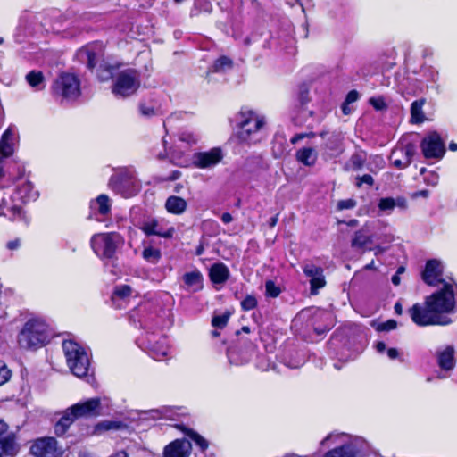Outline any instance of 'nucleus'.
Here are the masks:
<instances>
[{"instance_id": "obj_51", "label": "nucleus", "mask_w": 457, "mask_h": 457, "mask_svg": "<svg viewBox=\"0 0 457 457\" xmlns=\"http://www.w3.org/2000/svg\"><path fill=\"white\" fill-rule=\"evenodd\" d=\"M396 327H397V322L395 320L391 319V320H387L385 322L379 323L377 326L376 330L378 332L390 331V330L396 328Z\"/></svg>"}, {"instance_id": "obj_11", "label": "nucleus", "mask_w": 457, "mask_h": 457, "mask_svg": "<svg viewBox=\"0 0 457 457\" xmlns=\"http://www.w3.org/2000/svg\"><path fill=\"white\" fill-rule=\"evenodd\" d=\"M16 202L19 201L15 195H10L9 199L4 197L0 204V216L6 217L10 220H20L28 225L29 223V219L26 216L21 206Z\"/></svg>"}, {"instance_id": "obj_57", "label": "nucleus", "mask_w": 457, "mask_h": 457, "mask_svg": "<svg viewBox=\"0 0 457 457\" xmlns=\"http://www.w3.org/2000/svg\"><path fill=\"white\" fill-rule=\"evenodd\" d=\"M398 206L402 209L407 208V201L406 198L403 196H398L396 199H395V207Z\"/></svg>"}, {"instance_id": "obj_39", "label": "nucleus", "mask_w": 457, "mask_h": 457, "mask_svg": "<svg viewBox=\"0 0 457 457\" xmlns=\"http://www.w3.org/2000/svg\"><path fill=\"white\" fill-rule=\"evenodd\" d=\"M188 437L195 443L201 453H204L209 448V441L195 430Z\"/></svg>"}, {"instance_id": "obj_18", "label": "nucleus", "mask_w": 457, "mask_h": 457, "mask_svg": "<svg viewBox=\"0 0 457 457\" xmlns=\"http://www.w3.org/2000/svg\"><path fill=\"white\" fill-rule=\"evenodd\" d=\"M437 364L439 368L445 371H449L454 369L456 361L453 346H446L445 350L437 353Z\"/></svg>"}, {"instance_id": "obj_48", "label": "nucleus", "mask_w": 457, "mask_h": 457, "mask_svg": "<svg viewBox=\"0 0 457 457\" xmlns=\"http://www.w3.org/2000/svg\"><path fill=\"white\" fill-rule=\"evenodd\" d=\"M378 207L380 211H391L395 208V198L393 197H383L380 198L378 204Z\"/></svg>"}, {"instance_id": "obj_38", "label": "nucleus", "mask_w": 457, "mask_h": 457, "mask_svg": "<svg viewBox=\"0 0 457 457\" xmlns=\"http://www.w3.org/2000/svg\"><path fill=\"white\" fill-rule=\"evenodd\" d=\"M297 101L301 107H303L311 101L310 87L306 83H302L299 85Z\"/></svg>"}, {"instance_id": "obj_40", "label": "nucleus", "mask_w": 457, "mask_h": 457, "mask_svg": "<svg viewBox=\"0 0 457 457\" xmlns=\"http://www.w3.org/2000/svg\"><path fill=\"white\" fill-rule=\"evenodd\" d=\"M303 271L306 277L311 278L320 277L324 275V270L320 266H316L315 264H306L303 268Z\"/></svg>"}, {"instance_id": "obj_50", "label": "nucleus", "mask_w": 457, "mask_h": 457, "mask_svg": "<svg viewBox=\"0 0 457 457\" xmlns=\"http://www.w3.org/2000/svg\"><path fill=\"white\" fill-rule=\"evenodd\" d=\"M356 204V201L353 198L339 200L337 204V209L338 211L349 210L354 208Z\"/></svg>"}, {"instance_id": "obj_8", "label": "nucleus", "mask_w": 457, "mask_h": 457, "mask_svg": "<svg viewBox=\"0 0 457 457\" xmlns=\"http://www.w3.org/2000/svg\"><path fill=\"white\" fill-rule=\"evenodd\" d=\"M425 159L441 160L446 153L445 143L436 130L428 131L420 144Z\"/></svg>"}, {"instance_id": "obj_42", "label": "nucleus", "mask_w": 457, "mask_h": 457, "mask_svg": "<svg viewBox=\"0 0 457 457\" xmlns=\"http://www.w3.org/2000/svg\"><path fill=\"white\" fill-rule=\"evenodd\" d=\"M242 311L249 312L255 309L258 306V301L255 295H247L240 303Z\"/></svg>"}, {"instance_id": "obj_13", "label": "nucleus", "mask_w": 457, "mask_h": 457, "mask_svg": "<svg viewBox=\"0 0 457 457\" xmlns=\"http://www.w3.org/2000/svg\"><path fill=\"white\" fill-rule=\"evenodd\" d=\"M192 444L186 438H178L168 444L163 449V457H189Z\"/></svg>"}, {"instance_id": "obj_19", "label": "nucleus", "mask_w": 457, "mask_h": 457, "mask_svg": "<svg viewBox=\"0 0 457 457\" xmlns=\"http://www.w3.org/2000/svg\"><path fill=\"white\" fill-rule=\"evenodd\" d=\"M324 148L332 155H339L344 152V136L341 132L334 131L327 138Z\"/></svg>"}, {"instance_id": "obj_63", "label": "nucleus", "mask_w": 457, "mask_h": 457, "mask_svg": "<svg viewBox=\"0 0 457 457\" xmlns=\"http://www.w3.org/2000/svg\"><path fill=\"white\" fill-rule=\"evenodd\" d=\"M304 138V134L303 133H297L295 134L294 137H291L290 139V142L291 144H296L298 141L302 140Z\"/></svg>"}, {"instance_id": "obj_21", "label": "nucleus", "mask_w": 457, "mask_h": 457, "mask_svg": "<svg viewBox=\"0 0 457 457\" xmlns=\"http://www.w3.org/2000/svg\"><path fill=\"white\" fill-rule=\"evenodd\" d=\"M183 282L187 287L192 288L194 292L200 291L204 287L203 275L197 269L190 272H186L183 275Z\"/></svg>"}, {"instance_id": "obj_3", "label": "nucleus", "mask_w": 457, "mask_h": 457, "mask_svg": "<svg viewBox=\"0 0 457 457\" xmlns=\"http://www.w3.org/2000/svg\"><path fill=\"white\" fill-rule=\"evenodd\" d=\"M62 347L71 373L78 378L87 377L90 361L84 347L71 339H64Z\"/></svg>"}, {"instance_id": "obj_26", "label": "nucleus", "mask_w": 457, "mask_h": 457, "mask_svg": "<svg viewBox=\"0 0 457 457\" xmlns=\"http://www.w3.org/2000/svg\"><path fill=\"white\" fill-rule=\"evenodd\" d=\"M372 242V236L369 235L364 228H361L354 232V235L351 240V246L353 248L362 249Z\"/></svg>"}, {"instance_id": "obj_37", "label": "nucleus", "mask_w": 457, "mask_h": 457, "mask_svg": "<svg viewBox=\"0 0 457 457\" xmlns=\"http://www.w3.org/2000/svg\"><path fill=\"white\" fill-rule=\"evenodd\" d=\"M231 314L229 311H226L221 315L212 316L211 321L212 326L217 329H223L227 327Z\"/></svg>"}, {"instance_id": "obj_44", "label": "nucleus", "mask_w": 457, "mask_h": 457, "mask_svg": "<svg viewBox=\"0 0 457 457\" xmlns=\"http://www.w3.org/2000/svg\"><path fill=\"white\" fill-rule=\"evenodd\" d=\"M132 288L129 285L122 284L114 287L113 295L124 299L131 295Z\"/></svg>"}, {"instance_id": "obj_43", "label": "nucleus", "mask_w": 457, "mask_h": 457, "mask_svg": "<svg viewBox=\"0 0 457 457\" xmlns=\"http://www.w3.org/2000/svg\"><path fill=\"white\" fill-rule=\"evenodd\" d=\"M281 293V289L278 286L276 285V283L269 279L265 282V295L268 297L276 298L278 297Z\"/></svg>"}, {"instance_id": "obj_45", "label": "nucleus", "mask_w": 457, "mask_h": 457, "mask_svg": "<svg viewBox=\"0 0 457 457\" xmlns=\"http://www.w3.org/2000/svg\"><path fill=\"white\" fill-rule=\"evenodd\" d=\"M12 377V370L4 361H0V386L7 383Z\"/></svg>"}, {"instance_id": "obj_55", "label": "nucleus", "mask_w": 457, "mask_h": 457, "mask_svg": "<svg viewBox=\"0 0 457 457\" xmlns=\"http://www.w3.org/2000/svg\"><path fill=\"white\" fill-rule=\"evenodd\" d=\"M181 172L178 170H175L171 171V173L165 179H163V181H174L179 179L181 177Z\"/></svg>"}, {"instance_id": "obj_47", "label": "nucleus", "mask_w": 457, "mask_h": 457, "mask_svg": "<svg viewBox=\"0 0 457 457\" xmlns=\"http://www.w3.org/2000/svg\"><path fill=\"white\" fill-rule=\"evenodd\" d=\"M363 184L368 185L369 187H373L375 184V180L373 177L370 174H363L361 176H357L355 178V187L360 188Z\"/></svg>"}, {"instance_id": "obj_62", "label": "nucleus", "mask_w": 457, "mask_h": 457, "mask_svg": "<svg viewBox=\"0 0 457 457\" xmlns=\"http://www.w3.org/2000/svg\"><path fill=\"white\" fill-rule=\"evenodd\" d=\"M429 195V191L428 189H423V190H420V191H417L415 193H413L412 195V197L416 198L418 196H421V197H428Z\"/></svg>"}, {"instance_id": "obj_53", "label": "nucleus", "mask_w": 457, "mask_h": 457, "mask_svg": "<svg viewBox=\"0 0 457 457\" xmlns=\"http://www.w3.org/2000/svg\"><path fill=\"white\" fill-rule=\"evenodd\" d=\"M360 97V94L357 90L353 89L349 91L345 98V104H350L356 102Z\"/></svg>"}, {"instance_id": "obj_35", "label": "nucleus", "mask_w": 457, "mask_h": 457, "mask_svg": "<svg viewBox=\"0 0 457 457\" xmlns=\"http://www.w3.org/2000/svg\"><path fill=\"white\" fill-rule=\"evenodd\" d=\"M120 64L112 65L109 63H101L97 69V76L101 80H108L112 77L113 71L119 69Z\"/></svg>"}, {"instance_id": "obj_29", "label": "nucleus", "mask_w": 457, "mask_h": 457, "mask_svg": "<svg viewBox=\"0 0 457 457\" xmlns=\"http://www.w3.org/2000/svg\"><path fill=\"white\" fill-rule=\"evenodd\" d=\"M16 451L15 437L10 434L0 436V457L4 454H12Z\"/></svg>"}, {"instance_id": "obj_28", "label": "nucleus", "mask_w": 457, "mask_h": 457, "mask_svg": "<svg viewBox=\"0 0 457 457\" xmlns=\"http://www.w3.org/2000/svg\"><path fill=\"white\" fill-rule=\"evenodd\" d=\"M125 427L126 425L120 420H103L95 425L94 433L100 434L110 430H120Z\"/></svg>"}, {"instance_id": "obj_2", "label": "nucleus", "mask_w": 457, "mask_h": 457, "mask_svg": "<svg viewBox=\"0 0 457 457\" xmlns=\"http://www.w3.org/2000/svg\"><path fill=\"white\" fill-rule=\"evenodd\" d=\"M53 333L49 326L42 320L30 319L18 335V343L24 349H37L50 342Z\"/></svg>"}, {"instance_id": "obj_54", "label": "nucleus", "mask_w": 457, "mask_h": 457, "mask_svg": "<svg viewBox=\"0 0 457 457\" xmlns=\"http://www.w3.org/2000/svg\"><path fill=\"white\" fill-rule=\"evenodd\" d=\"M174 428H177L178 430L181 431L182 433H184L187 436H189L194 431L193 428H188L187 426H186L183 423L175 424Z\"/></svg>"}, {"instance_id": "obj_12", "label": "nucleus", "mask_w": 457, "mask_h": 457, "mask_svg": "<svg viewBox=\"0 0 457 457\" xmlns=\"http://www.w3.org/2000/svg\"><path fill=\"white\" fill-rule=\"evenodd\" d=\"M30 453L35 457H57V441L54 437H40L32 442Z\"/></svg>"}, {"instance_id": "obj_59", "label": "nucleus", "mask_w": 457, "mask_h": 457, "mask_svg": "<svg viewBox=\"0 0 457 457\" xmlns=\"http://www.w3.org/2000/svg\"><path fill=\"white\" fill-rule=\"evenodd\" d=\"M374 347L378 353H383L386 349V345L383 341H377Z\"/></svg>"}, {"instance_id": "obj_27", "label": "nucleus", "mask_w": 457, "mask_h": 457, "mask_svg": "<svg viewBox=\"0 0 457 457\" xmlns=\"http://www.w3.org/2000/svg\"><path fill=\"white\" fill-rule=\"evenodd\" d=\"M357 452L351 445H342L328 451L322 457H356Z\"/></svg>"}, {"instance_id": "obj_64", "label": "nucleus", "mask_w": 457, "mask_h": 457, "mask_svg": "<svg viewBox=\"0 0 457 457\" xmlns=\"http://www.w3.org/2000/svg\"><path fill=\"white\" fill-rule=\"evenodd\" d=\"M109 457H129L127 452L125 450L117 451Z\"/></svg>"}, {"instance_id": "obj_14", "label": "nucleus", "mask_w": 457, "mask_h": 457, "mask_svg": "<svg viewBox=\"0 0 457 457\" xmlns=\"http://www.w3.org/2000/svg\"><path fill=\"white\" fill-rule=\"evenodd\" d=\"M14 195L21 203L34 201L38 196V192L34 189L33 184L21 175L17 179Z\"/></svg>"}, {"instance_id": "obj_17", "label": "nucleus", "mask_w": 457, "mask_h": 457, "mask_svg": "<svg viewBox=\"0 0 457 457\" xmlns=\"http://www.w3.org/2000/svg\"><path fill=\"white\" fill-rule=\"evenodd\" d=\"M228 268L223 262L212 264L209 270V278L213 284H223L229 278Z\"/></svg>"}, {"instance_id": "obj_60", "label": "nucleus", "mask_w": 457, "mask_h": 457, "mask_svg": "<svg viewBox=\"0 0 457 457\" xmlns=\"http://www.w3.org/2000/svg\"><path fill=\"white\" fill-rule=\"evenodd\" d=\"M20 240L19 239H15V240H12V241H9L7 243V248L10 249V250H16L20 247Z\"/></svg>"}, {"instance_id": "obj_15", "label": "nucleus", "mask_w": 457, "mask_h": 457, "mask_svg": "<svg viewBox=\"0 0 457 457\" xmlns=\"http://www.w3.org/2000/svg\"><path fill=\"white\" fill-rule=\"evenodd\" d=\"M140 229L147 237L158 236L163 238H171L174 234V228L172 227L168 228L167 230H162V228H159V222L156 219H153L149 221L143 223Z\"/></svg>"}, {"instance_id": "obj_5", "label": "nucleus", "mask_w": 457, "mask_h": 457, "mask_svg": "<svg viewBox=\"0 0 457 457\" xmlns=\"http://www.w3.org/2000/svg\"><path fill=\"white\" fill-rule=\"evenodd\" d=\"M123 244V238L118 232L95 234L90 240L93 252L101 260L117 259L118 247Z\"/></svg>"}, {"instance_id": "obj_31", "label": "nucleus", "mask_w": 457, "mask_h": 457, "mask_svg": "<svg viewBox=\"0 0 457 457\" xmlns=\"http://www.w3.org/2000/svg\"><path fill=\"white\" fill-rule=\"evenodd\" d=\"M234 65L233 60L227 55H220L218 57L212 65V72H223L226 70L231 69Z\"/></svg>"}, {"instance_id": "obj_7", "label": "nucleus", "mask_w": 457, "mask_h": 457, "mask_svg": "<svg viewBox=\"0 0 457 457\" xmlns=\"http://www.w3.org/2000/svg\"><path fill=\"white\" fill-rule=\"evenodd\" d=\"M141 87L140 74L137 69L129 68L120 71L112 87V92L122 98L135 95Z\"/></svg>"}, {"instance_id": "obj_30", "label": "nucleus", "mask_w": 457, "mask_h": 457, "mask_svg": "<svg viewBox=\"0 0 457 457\" xmlns=\"http://www.w3.org/2000/svg\"><path fill=\"white\" fill-rule=\"evenodd\" d=\"M79 54L80 56L85 55L86 66L90 71H93L96 68L97 54L93 49L87 46H83L79 50Z\"/></svg>"}, {"instance_id": "obj_33", "label": "nucleus", "mask_w": 457, "mask_h": 457, "mask_svg": "<svg viewBox=\"0 0 457 457\" xmlns=\"http://www.w3.org/2000/svg\"><path fill=\"white\" fill-rule=\"evenodd\" d=\"M26 81L36 90H40L45 87L44 76L41 71H31L26 75Z\"/></svg>"}, {"instance_id": "obj_32", "label": "nucleus", "mask_w": 457, "mask_h": 457, "mask_svg": "<svg viewBox=\"0 0 457 457\" xmlns=\"http://www.w3.org/2000/svg\"><path fill=\"white\" fill-rule=\"evenodd\" d=\"M142 258L151 264H157L162 259V252L152 245L145 246L142 252Z\"/></svg>"}, {"instance_id": "obj_56", "label": "nucleus", "mask_w": 457, "mask_h": 457, "mask_svg": "<svg viewBox=\"0 0 457 457\" xmlns=\"http://www.w3.org/2000/svg\"><path fill=\"white\" fill-rule=\"evenodd\" d=\"M337 224H345L348 227H357L359 225V220L356 219H351L349 220H337Z\"/></svg>"}, {"instance_id": "obj_20", "label": "nucleus", "mask_w": 457, "mask_h": 457, "mask_svg": "<svg viewBox=\"0 0 457 457\" xmlns=\"http://www.w3.org/2000/svg\"><path fill=\"white\" fill-rule=\"evenodd\" d=\"M187 201L180 196L170 195L165 202V208L167 212L174 215L182 214L187 210Z\"/></svg>"}, {"instance_id": "obj_16", "label": "nucleus", "mask_w": 457, "mask_h": 457, "mask_svg": "<svg viewBox=\"0 0 457 457\" xmlns=\"http://www.w3.org/2000/svg\"><path fill=\"white\" fill-rule=\"evenodd\" d=\"M16 140L15 129L10 126L2 135L0 140V153L4 157H8L14 151V144Z\"/></svg>"}, {"instance_id": "obj_22", "label": "nucleus", "mask_w": 457, "mask_h": 457, "mask_svg": "<svg viewBox=\"0 0 457 457\" xmlns=\"http://www.w3.org/2000/svg\"><path fill=\"white\" fill-rule=\"evenodd\" d=\"M111 200L105 194L99 195L96 199L90 202V209L96 211L103 216L108 215L111 212Z\"/></svg>"}, {"instance_id": "obj_61", "label": "nucleus", "mask_w": 457, "mask_h": 457, "mask_svg": "<svg viewBox=\"0 0 457 457\" xmlns=\"http://www.w3.org/2000/svg\"><path fill=\"white\" fill-rule=\"evenodd\" d=\"M220 219L225 224L230 223L233 220V217L229 212H223Z\"/></svg>"}, {"instance_id": "obj_36", "label": "nucleus", "mask_w": 457, "mask_h": 457, "mask_svg": "<svg viewBox=\"0 0 457 457\" xmlns=\"http://www.w3.org/2000/svg\"><path fill=\"white\" fill-rule=\"evenodd\" d=\"M397 153L401 154V156L410 165L412 162L413 157L416 154V145L413 143H407L403 147L396 149Z\"/></svg>"}, {"instance_id": "obj_23", "label": "nucleus", "mask_w": 457, "mask_h": 457, "mask_svg": "<svg viewBox=\"0 0 457 457\" xmlns=\"http://www.w3.org/2000/svg\"><path fill=\"white\" fill-rule=\"evenodd\" d=\"M296 160L304 166H313L318 159V154L312 147H303L295 153Z\"/></svg>"}, {"instance_id": "obj_58", "label": "nucleus", "mask_w": 457, "mask_h": 457, "mask_svg": "<svg viewBox=\"0 0 457 457\" xmlns=\"http://www.w3.org/2000/svg\"><path fill=\"white\" fill-rule=\"evenodd\" d=\"M387 356L391 360H395L399 357V351L396 348L391 347L387 349Z\"/></svg>"}, {"instance_id": "obj_4", "label": "nucleus", "mask_w": 457, "mask_h": 457, "mask_svg": "<svg viewBox=\"0 0 457 457\" xmlns=\"http://www.w3.org/2000/svg\"><path fill=\"white\" fill-rule=\"evenodd\" d=\"M102 404L100 397L89 398L77 403L67 408L59 419V427L66 428L77 419L82 417H97L101 414Z\"/></svg>"}, {"instance_id": "obj_9", "label": "nucleus", "mask_w": 457, "mask_h": 457, "mask_svg": "<svg viewBox=\"0 0 457 457\" xmlns=\"http://www.w3.org/2000/svg\"><path fill=\"white\" fill-rule=\"evenodd\" d=\"M59 91L62 101H74L81 94L80 79L72 73H62L59 75Z\"/></svg>"}, {"instance_id": "obj_6", "label": "nucleus", "mask_w": 457, "mask_h": 457, "mask_svg": "<svg viewBox=\"0 0 457 457\" xmlns=\"http://www.w3.org/2000/svg\"><path fill=\"white\" fill-rule=\"evenodd\" d=\"M238 118L237 137L240 143L251 144L252 136L264 126V118L247 107L241 108Z\"/></svg>"}, {"instance_id": "obj_49", "label": "nucleus", "mask_w": 457, "mask_h": 457, "mask_svg": "<svg viewBox=\"0 0 457 457\" xmlns=\"http://www.w3.org/2000/svg\"><path fill=\"white\" fill-rule=\"evenodd\" d=\"M396 154H397V151L394 150V151H392L391 155H390V159L392 161L394 167H395L398 170H403V169L407 168L409 166V164L406 162L405 160H403V157L402 158H395Z\"/></svg>"}, {"instance_id": "obj_10", "label": "nucleus", "mask_w": 457, "mask_h": 457, "mask_svg": "<svg viewBox=\"0 0 457 457\" xmlns=\"http://www.w3.org/2000/svg\"><path fill=\"white\" fill-rule=\"evenodd\" d=\"M222 159V149L220 147H212L209 151L195 153L192 157V163L195 168L207 169L217 165Z\"/></svg>"}, {"instance_id": "obj_41", "label": "nucleus", "mask_w": 457, "mask_h": 457, "mask_svg": "<svg viewBox=\"0 0 457 457\" xmlns=\"http://www.w3.org/2000/svg\"><path fill=\"white\" fill-rule=\"evenodd\" d=\"M325 286H326V278H325L324 275H322L320 277L311 278L310 279L311 295H317L319 290L323 288Z\"/></svg>"}, {"instance_id": "obj_25", "label": "nucleus", "mask_w": 457, "mask_h": 457, "mask_svg": "<svg viewBox=\"0 0 457 457\" xmlns=\"http://www.w3.org/2000/svg\"><path fill=\"white\" fill-rule=\"evenodd\" d=\"M129 183L130 178L125 173L112 175L109 181L112 189L122 195H125Z\"/></svg>"}, {"instance_id": "obj_52", "label": "nucleus", "mask_w": 457, "mask_h": 457, "mask_svg": "<svg viewBox=\"0 0 457 457\" xmlns=\"http://www.w3.org/2000/svg\"><path fill=\"white\" fill-rule=\"evenodd\" d=\"M369 103L377 111H382L387 108V105L383 97H371Z\"/></svg>"}, {"instance_id": "obj_46", "label": "nucleus", "mask_w": 457, "mask_h": 457, "mask_svg": "<svg viewBox=\"0 0 457 457\" xmlns=\"http://www.w3.org/2000/svg\"><path fill=\"white\" fill-rule=\"evenodd\" d=\"M138 110L142 116L147 117V118L155 116L157 113L156 109L154 106L148 105L145 102L139 103Z\"/></svg>"}, {"instance_id": "obj_34", "label": "nucleus", "mask_w": 457, "mask_h": 457, "mask_svg": "<svg viewBox=\"0 0 457 457\" xmlns=\"http://www.w3.org/2000/svg\"><path fill=\"white\" fill-rule=\"evenodd\" d=\"M366 160V152L360 151L353 153L349 159L351 169L354 171L361 170L364 167Z\"/></svg>"}, {"instance_id": "obj_1", "label": "nucleus", "mask_w": 457, "mask_h": 457, "mask_svg": "<svg viewBox=\"0 0 457 457\" xmlns=\"http://www.w3.org/2000/svg\"><path fill=\"white\" fill-rule=\"evenodd\" d=\"M444 266L437 259H429L420 273L422 281L429 287H442L427 295L423 303H416L408 309L412 322L419 327L445 326L452 322L445 315L453 312L455 294L451 283L443 278Z\"/></svg>"}, {"instance_id": "obj_24", "label": "nucleus", "mask_w": 457, "mask_h": 457, "mask_svg": "<svg viewBox=\"0 0 457 457\" xmlns=\"http://www.w3.org/2000/svg\"><path fill=\"white\" fill-rule=\"evenodd\" d=\"M426 103L425 98H420L413 101L411 104V118L410 122L411 124H421L425 121L426 117L423 112V105Z\"/></svg>"}]
</instances>
